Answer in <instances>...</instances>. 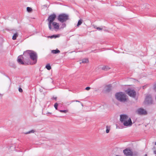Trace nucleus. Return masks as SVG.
<instances>
[{
	"mask_svg": "<svg viewBox=\"0 0 156 156\" xmlns=\"http://www.w3.org/2000/svg\"><path fill=\"white\" fill-rule=\"evenodd\" d=\"M120 120L123 123L124 126L126 127L131 126L133 124L130 117L125 114L120 115Z\"/></svg>",
	"mask_w": 156,
	"mask_h": 156,
	"instance_id": "f257e3e1",
	"label": "nucleus"
},
{
	"mask_svg": "<svg viewBox=\"0 0 156 156\" xmlns=\"http://www.w3.org/2000/svg\"><path fill=\"white\" fill-rule=\"evenodd\" d=\"M115 96L118 100L121 102H125L126 100V95L124 93L122 92L116 93Z\"/></svg>",
	"mask_w": 156,
	"mask_h": 156,
	"instance_id": "f03ea898",
	"label": "nucleus"
},
{
	"mask_svg": "<svg viewBox=\"0 0 156 156\" xmlns=\"http://www.w3.org/2000/svg\"><path fill=\"white\" fill-rule=\"evenodd\" d=\"M31 59L32 60L31 62H28V64L33 65L36 64L37 62V54L33 51H31L29 53Z\"/></svg>",
	"mask_w": 156,
	"mask_h": 156,
	"instance_id": "7ed1b4c3",
	"label": "nucleus"
},
{
	"mask_svg": "<svg viewBox=\"0 0 156 156\" xmlns=\"http://www.w3.org/2000/svg\"><path fill=\"white\" fill-rule=\"evenodd\" d=\"M56 18V15L55 14H52L49 16L48 20V26L50 30H52V28L51 27V23L53 22V21L55 20Z\"/></svg>",
	"mask_w": 156,
	"mask_h": 156,
	"instance_id": "20e7f679",
	"label": "nucleus"
},
{
	"mask_svg": "<svg viewBox=\"0 0 156 156\" xmlns=\"http://www.w3.org/2000/svg\"><path fill=\"white\" fill-rule=\"evenodd\" d=\"M69 19L68 15L64 13L59 14L58 17V20L61 23L66 22L69 20Z\"/></svg>",
	"mask_w": 156,
	"mask_h": 156,
	"instance_id": "39448f33",
	"label": "nucleus"
},
{
	"mask_svg": "<svg viewBox=\"0 0 156 156\" xmlns=\"http://www.w3.org/2000/svg\"><path fill=\"white\" fill-rule=\"evenodd\" d=\"M126 93L131 97L134 98L136 96L135 91L133 90L129 89L126 91Z\"/></svg>",
	"mask_w": 156,
	"mask_h": 156,
	"instance_id": "423d86ee",
	"label": "nucleus"
},
{
	"mask_svg": "<svg viewBox=\"0 0 156 156\" xmlns=\"http://www.w3.org/2000/svg\"><path fill=\"white\" fill-rule=\"evenodd\" d=\"M123 152L124 154L127 156H132L133 154L131 150L128 149L123 150Z\"/></svg>",
	"mask_w": 156,
	"mask_h": 156,
	"instance_id": "0eeeda50",
	"label": "nucleus"
},
{
	"mask_svg": "<svg viewBox=\"0 0 156 156\" xmlns=\"http://www.w3.org/2000/svg\"><path fill=\"white\" fill-rule=\"evenodd\" d=\"M145 103L148 104H151L153 102V101L150 95L147 96L145 99Z\"/></svg>",
	"mask_w": 156,
	"mask_h": 156,
	"instance_id": "6e6552de",
	"label": "nucleus"
},
{
	"mask_svg": "<svg viewBox=\"0 0 156 156\" xmlns=\"http://www.w3.org/2000/svg\"><path fill=\"white\" fill-rule=\"evenodd\" d=\"M136 112L139 115H145L147 114L146 111L142 108L138 109L137 110Z\"/></svg>",
	"mask_w": 156,
	"mask_h": 156,
	"instance_id": "1a4fd4ad",
	"label": "nucleus"
},
{
	"mask_svg": "<svg viewBox=\"0 0 156 156\" xmlns=\"http://www.w3.org/2000/svg\"><path fill=\"white\" fill-rule=\"evenodd\" d=\"M51 24L55 29L58 30L59 29V25L58 23L56 22H53Z\"/></svg>",
	"mask_w": 156,
	"mask_h": 156,
	"instance_id": "9d476101",
	"label": "nucleus"
},
{
	"mask_svg": "<svg viewBox=\"0 0 156 156\" xmlns=\"http://www.w3.org/2000/svg\"><path fill=\"white\" fill-rule=\"evenodd\" d=\"M23 57L22 56H19L18 58L17 61L18 62L21 64H24V63L22 61Z\"/></svg>",
	"mask_w": 156,
	"mask_h": 156,
	"instance_id": "9b49d317",
	"label": "nucleus"
},
{
	"mask_svg": "<svg viewBox=\"0 0 156 156\" xmlns=\"http://www.w3.org/2000/svg\"><path fill=\"white\" fill-rule=\"evenodd\" d=\"M81 62H80V63H87L89 62L88 59L87 58H84L82 59L81 60Z\"/></svg>",
	"mask_w": 156,
	"mask_h": 156,
	"instance_id": "f8f14e48",
	"label": "nucleus"
},
{
	"mask_svg": "<svg viewBox=\"0 0 156 156\" xmlns=\"http://www.w3.org/2000/svg\"><path fill=\"white\" fill-rule=\"evenodd\" d=\"M60 51L58 49L54 50L51 51V52L54 54H56L60 53Z\"/></svg>",
	"mask_w": 156,
	"mask_h": 156,
	"instance_id": "ddd939ff",
	"label": "nucleus"
},
{
	"mask_svg": "<svg viewBox=\"0 0 156 156\" xmlns=\"http://www.w3.org/2000/svg\"><path fill=\"white\" fill-rule=\"evenodd\" d=\"M107 90V86L106 85L105 87H103L102 90V92L104 93H105L106 92Z\"/></svg>",
	"mask_w": 156,
	"mask_h": 156,
	"instance_id": "4468645a",
	"label": "nucleus"
},
{
	"mask_svg": "<svg viewBox=\"0 0 156 156\" xmlns=\"http://www.w3.org/2000/svg\"><path fill=\"white\" fill-rule=\"evenodd\" d=\"M18 34L17 33H15L13 36L12 39L13 40H15L16 39L17 37L18 36Z\"/></svg>",
	"mask_w": 156,
	"mask_h": 156,
	"instance_id": "2eb2a0df",
	"label": "nucleus"
},
{
	"mask_svg": "<svg viewBox=\"0 0 156 156\" xmlns=\"http://www.w3.org/2000/svg\"><path fill=\"white\" fill-rule=\"evenodd\" d=\"M45 67L48 70H50L51 69V66L49 64H47Z\"/></svg>",
	"mask_w": 156,
	"mask_h": 156,
	"instance_id": "dca6fc26",
	"label": "nucleus"
},
{
	"mask_svg": "<svg viewBox=\"0 0 156 156\" xmlns=\"http://www.w3.org/2000/svg\"><path fill=\"white\" fill-rule=\"evenodd\" d=\"M27 11L28 12H32V9L31 8L29 7H27Z\"/></svg>",
	"mask_w": 156,
	"mask_h": 156,
	"instance_id": "f3484780",
	"label": "nucleus"
},
{
	"mask_svg": "<svg viewBox=\"0 0 156 156\" xmlns=\"http://www.w3.org/2000/svg\"><path fill=\"white\" fill-rule=\"evenodd\" d=\"M82 23V21L81 20H80L78 21V23L77 24V26L78 27Z\"/></svg>",
	"mask_w": 156,
	"mask_h": 156,
	"instance_id": "a211bd4d",
	"label": "nucleus"
},
{
	"mask_svg": "<svg viewBox=\"0 0 156 156\" xmlns=\"http://www.w3.org/2000/svg\"><path fill=\"white\" fill-rule=\"evenodd\" d=\"M34 130H31L30 131H29L28 132H27L25 133V134H28L29 133H34Z\"/></svg>",
	"mask_w": 156,
	"mask_h": 156,
	"instance_id": "6ab92c4d",
	"label": "nucleus"
},
{
	"mask_svg": "<svg viewBox=\"0 0 156 156\" xmlns=\"http://www.w3.org/2000/svg\"><path fill=\"white\" fill-rule=\"evenodd\" d=\"M54 106L56 110H57L58 106V103H55V104H54Z\"/></svg>",
	"mask_w": 156,
	"mask_h": 156,
	"instance_id": "aec40b11",
	"label": "nucleus"
},
{
	"mask_svg": "<svg viewBox=\"0 0 156 156\" xmlns=\"http://www.w3.org/2000/svg\"><path fill=\"white\" fill-rule=\"evenodd\" d=\"M59 111L61 112H64L65 113H66L68 112V111L67 110H60Z\"/></svg>",
	"mask_w": 156,
	"mask_h": 156,
	"instance_id": "412c9836",
	"label": "nucleus"
},
{
	"mask_svg": "<svg viewBox=\"0 0 156 156\" xmlns=\"http://www.w3.org/2000/svg\"><path fill=\"white\" fill-rule=\"evenodd\" d=\"M107 69V67L106 66H104L101 67V69L103 70H105Z\"/></svg>",
	"mask_w": 156,
	"mask_h": 156,
	"instance_id": "4be33fe9",
	"label": "nucleus"
},
{
	"mask_svg": "<svg viewBox=\"0 0 156 156\" xmlns=\"http://www.w3.org/2000/svg\"><path fill=\"white\" fill-rule=\"evenodd\" d=\"M66 26V24L65 23H63L62 24V26L61 27V28H63L65 27Z\"/></svg>",
	"mask_w": 156,
	"mask_h": 156,
	"instance_id": "5701e85b",
	"label": "nucleus"
},
{
	"mask_svg": "<svg viewBox=\"0 0 156 156\" xmlns=\"http://www.w3.org/2000/svg\"><path fill=\"white\" fill-rule=\"evenodd\" d=\"M94 28H96L98 30H102V28H101L98 27H95Z\"/></svg>",
	"mask_w": 156,
	"mask_h": 156,
	"instance_id": "b1692460",
	"label": "nucleus"
},
{
	"mask_svg": "<svg viewBox=\"0 0 156 156\" xmlns=\"http://www.w3.org/2000/svg\"><path fill=\"white\" fill-rule=\"evenodd\" d=\"M58 37V36L57 35H53L51 36V37H50L51 38H53L54 37H55L56 38V37Z\"/></svg>",
	"mask_w": 156,
	"mask_h": 156,
	"instance_id": "393cba45",
	"label": "nucleus"
},
{
	"mask_svg": "<svg viewBox=\"0 0 156 156\" xmlns=\"http://www.w3.org/2000/svg\"><path fill=\"white\" fill-rule=\"evenodd\" d=\"M154 89L156 91V83L154 85Z\"/></svg>",
	"mask_w": 156,
	"mask_h": 156,
	"instance_id": "a878e982",
	"label": "nucleus"
},
{
	"mask_svg": "<svg viewBox=\"0 0 156 156\" xmlns=\"http://www.w3.org/2000/svg\"><path fill=\"white\" fill-rule=\"evenodd\" d=\"M19 91L20 92H23V90L21 88H20L19 89Z\"/></svg>",
	"mask_w": 156,
	"mask_h": 156,
	"instance_id": "bb28decb",
	"label": "nucleus"
},
{
	"mask_svg": "<svg viewBox=\"0 0 156 156\" xmlns=\"http://www.w3.org/2000/svg\"><path fill=\"white\" fill-rule=\"evenodd\" d=\"M90 89V87H87L85 89L87 90H89Z\"/></svg>",
	"mask_w": 156,
	"mask_h": 156,
	"instance_id": "cd10ccee",
	"label": "nucleus"
},
{
	"mask_svg": "<svg viewBox=\"0 0 156 156\" xmlns=\"http://www.w3.org/2000/svg\"><path fill=\"white\" fill-rule=\"evenodd\" d=\"M108 90H109L108 88H110V87H111V85H108Z\"/></svg>",
	"mask_w": 156,
	"mask_h": 156,
	"instance_id": "c85d7f7f",
	"label": "nucleus"
},
{
	"mask_svg": "<svg viewBox=\"0 0 156 156\" xmlns=\"http://www.w3.org/2000/svg\"><path fill=\"white\" fill-rule=\"evenodd\" d=\"M106 133H107V126L106 127Z\"/></svg>",
	"mask_w": 156,
	"mask_h": 156,
	"instance_id": "c756f323",
	"label": "nucleus"
},
{
	"mask_svg": "<svg viewBox=\"0 0 156 156\" xmlns=\"http://www.w3.org/2000/svg\"><path fill=\"white\" fill-rule=\"evenodd\" d=\"M154 154H156V151H154Z\"/></svg>",
	"mask_w": 156,
	"mask_h": 156,
	"instance_id": "7c9ffc66",
	"label": "nucleus"
},
{
	"mask_svg": "<svg viewBox=\"0 0 156 156\" xmlns=\"http://www.w3.org/2000/svg\"><path fill=\"white\" fill-rule=\"evenodd\" d=\"M116 128H117V129L119 128L118 127V126H117V125H116Z\"/></svg>",
	"mask_w": 156,
	"mask_h": 156,
	"instance_id": "2f4dec72",
	"label": "nucleus"
},
{
	"mask_svg": "<svg viewBox=\"0 0 156 156\" xmlns=\"http://www.w3.org/2000/svg\"><path fill=\"white\" fill-rule=\"evenodd\" d=\"M144 156H147V154H145Z\"/></svg>",
	"mask_w": 156,
	"mask_h": 156,
	"instance_id": "473e14b6",
	"label": "nucleus"
},
{
	"mask_svg": "<svg viewBox=\"0 0 156 156\" xmlns=\"http://www.w3.org/2000/svg\"><path fill=\"white\" fill-rule=\"evenodd\" d=\"M76 101V102H80V101Z\"/></svg>",
	"mask_w": 156,
	"mask_h": 156,
	"instance_id": "72a5a7b5",
	"label": "nucleus"
},
{
	"mask_svg": "<svg viewBox=\"0 0 156 156\" xmlns=\"http://www.w3.org/2000/svg\"><path fill=\"white\" fill-rule=\"evenodd\" d=\"M155 145H156V142H155Z\"/></svg>",
	"mask_w": 156,
	"mask_h": 156,
	"instance_id": "f704fd0d",
	"label": "nucleus"
},
{
	"mask_svg": "<svg viewBox=\"0 0 156 156\" xmlns=\"http://www.w3.org/2000/svg\"><path fill=\"white\" fill-rule=\"evenodd\" d=\"M109 131L108 129V133L109 132Z\"/></svg>",
	"mask_w": 156,
	"mask_h": 156,
	"instance_id": "c9c22d12",
	"label": "nucleus"
}]
</instances>
